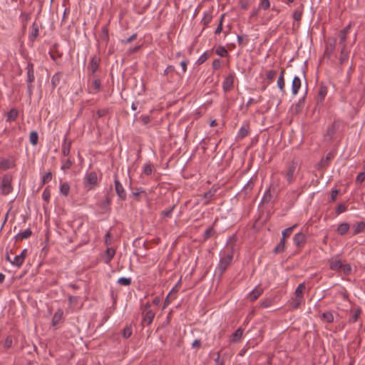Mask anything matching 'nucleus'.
<instances>
[{"label": "nucleus", "mask_w": 365, "mask_h": 365, "mask_svg": "<svg viewBox=\"0 0 365 365\" xmlns=\"http://www.w3.org/2000/svg\"><path fill=\"white\" fill-rule=\"evenodd\" d=\"M234 255L233 246L227 247L220 252V259L217 267L220 275H222L231 264Z\"/></svg>", "instance_id": "1"}, {"label": "nucleus", "mask_w": 365, "mask_h": 365, "mask_svg": "<svg viewBox=\"0 0 365 365\" xmlns=\"http://www.w3.org/2000/svg\"><path fill=\"white\" fill-rule=\"evenodd\" d=\"M83 183L88 190L94 189L98 184L97 173L94 171L86 173L83 178Z\"/></svg>", "instance_id": "2"}, {"label": "nucleus", "mask_w": 365, "mask_h": 365, "mask_svg": "<svg viewBox=\"0 0 365 365\" xmlns=\"http://www.w3.org/2000/svg\"><path fill=\"white\" fill-rule=\"evenodd\" d=\"M11 181L12 177L10 175L6 174L1 178L0 182L1 195H7L12 191Z\"/></svg>", "instance_id": "3"}, {"label": "nucleus", "mask_w": 365, "mask_h": 365, "mask_svg": "<svg viewBox=\"0 0 365 365\" xmlns=\"http://www.w3.org/2000/svg\"><path fill=\"white\" fill-rule=\"evenodd\" d=\"M351 26V24L350 23L339 31V45L340 46V49H351V47L348 46V43L346 42L347 35L350 31Z\"/></svg>", "instance_id": "4"}, {"label": "nucleus", "mask_w": 365, "mask_h": 365, "mask_svg": "<svg viewBox=\"0 0 365 365\" xmlns=\"http://www.w3.org/2000/svg\"><path fill=\"white\" fill-rule=\"evenodd\" d=\"M297 168V164L295 162H292L288 165L287 171L284 173V177L286 178L288 183H291L292 182Z\"/></svg>", "instance_id": "5"}, {"label": "nucleus", "mask_w": 365, "mask_h": 365, "mask_svg": "<svg viewBox=\"0 0 365 365\" xmlns=\"http://www.w3.org/2000/svg\"><path fill=\"white\" fill-rule=\"evenodd\" d=\"M235 73H230L222 82V89L225 92L231 91L233 88Z\"/></svg>", "instance_id": "6"}, {"label": "nucleus", "mask_w": 365, "mask_h": 365, "mask_svg": "<svg viewBox=\"0 0 365 365\" xmlns=\"http://www.w3.org/2000/svg\"><path fill=\"white\" fill-rule=\"evenodd\" d=\"M114 183H115V192H116L117 195H118V197L123 200H125L126 199V192L124 190L122 184L120 182V181L117 178L115 179Z\"/></svg>", "instance_id": "7"}, {"label": "nucleus", "mask_w": 365, "mask_h": 365, "mask_svg": "<svg viewBox=\"0 0 365 365\" xmlns=\"http://www.w3.org/2000/svg\"><path fill=\"white\" fill-rule=\"evenodd\" d=\"M63 312L61 309H58L54 314V315H53V317L52 318V322H51V326L54 329L58 328L60 322H61V321L62 319V317H63Z\"/></svg>", "instance_id": "8"}, {"label": "nucleus", "mask_w": 365, "mask_h": 365, "mask_svg": "<svg viewBox=\"0 0 365 365\" xmlns=\"http://www.w3.org/2000/svg\"><path fill=\"white\" fill-rule=\"evenodd\" d=\"M100 63V58L98 56H93L91 58L90 65L88 66L89 70L91 71V73L93 74L97 71Z\"/></svg>", "instance_id": "9"}, {"label": "nucleus", "mask_w": 365, "mask_h": 365, "mask_svg": "<svg viewBox=\"0 0 365 365\" xmlns=\"http://www.w3.org/2000/svg\"><path fill=\"white\" fill-rule=\"evenodd\" d=\"M293 240L297 247H301L306 242V236L302 232H298L294 236Z\"/></svg>", "instance_id": "10"}, {"label": "nucleus", "mask_w": 365, "mask_h": 365, "mask_svg": "<svg viewBox=\"0 0 365 365\" xmlns=\"http://www.w3.org/2000/svg\"><path fill=\"white\" fill-rule=\"evenodd\" d=\"M302 82L301 79L298 76H295L293 78L292 83V93L293 96H296L299 88H301Z\"/></svg>", "instance_id": "11"}, {"label": "nucleus", "mask_w": 365, "mask_h": 365, "mask_svg": "<svg viewBox=\"0 0 365 365\" xmlns=\"http://www.w3.org/2000/svg\"><path fill=\"white\" fill-rule=\"evenodd\" d=\"M343 262L338 257L332 258L329 262L330 269L334 271H339L342 267Z\"/></svg>", "instance_id": "12"}, {"label": "nucleus", "mask_w": 365, "mask_h": 365, "mask_svg": "<svg viewBox=\"0 0 365 365\" xmlns=\"http://www.w3.org/2000/svg\"><path fill=\"white\" fill-rule=\"evenodd\" d=\"M244 330L242 328H238L230 336V341L233 343H237L241 341L242 338Z\"/></svg>", "instance_id": "13"}, {"label": "nucleus", "mask_w": 365, "mask_h": 365, "mask_svg": "<svg viewBox=\"0 0 365 365\" xmlns=\"http://www.w3.org/2000/svg\"><path fill=\"white\" fill-rule=\"evenodd\" d=\"M155 317V312L151 309H146L145 313L143 317V323L150 324Z\"/></svg>", "instance_id": "14"}, {"label": "nucleus", "mask_w": 365, "mask_h": 365, "mask_svg": "<svg viewBox=\"0 0 365 365\" xmlns=\"http://www.w3.org/2000/svg\"><path fill=\"white\" fill-rule=\"evenodd\" d=\"M284 70L280 72V74L277 79V87L282 94L285 93V81L284 78Z\"/></svg>", "instance_id": "15"}, {"label": "nucleus", "mask_w": 365, "mask_h": 365, "mask_svg": "<svg viewBox=\"0 0 365 365\" xmlns=\"http://www.w3.org/2000/svg\"><path fill=\"white\" fill-rule=\"evenodd\" d=\"M328 93V88L326 86L322 84L319 86V91H318V102L323 103L324 98Z\"/></svg>", "instance_id": "16"}, {"label": "nucleus", "mask_w": 365, "mask_h": 365, "mask_svg": "<svg viewBox=\"0 0 365 365\" xmlns=\"http://www.w3.org/2000/svg\"><path fill=\"white\" fill-rule=\"evenodd\" d=\"M263 292V289L257 286L249 293V297L250 301H255Z\"/></svg>", "instance_id": "17"}, {"label": "nucleus", "mask_w": 365, "mask_h": 365, "mask_svg": "<svg viewBox=\"0 0 365 365\" xmlns=\"http://www.w3.org/2000/svg\"><path fill=\"white\" fill-rule=\"evenodd\" d=\"M350 229V225L348 222H342L339 224L337 227V233L339 235H346Z\"/></svg>", "instance_id": "18"}, {"label": "nucleus", "mask_w": 365, "mask_h": 365, "mask_svg": "<svg viewBox=\"0 0 365 365\" xmlns=\"http://www.w3.org/2000/svg\"><path fill=\"white\" fill-rule=\"evenodd\" d=\"M14 166V163L13 160L10 159H2L0 161V169L3 170H6L9 168H11Z\"/></svg>", "instance_id": "19"}, {"label": "nucleus", "mask_w": 365, "mask_h": 365, "mask_svg": "<svg viewBox=\"0 0 365 365\" xmlns=\"http://www.w3.org/2000/svg\"><path fill=\"white\" fill-rule=\"evenodd\" d=\"M335 41L331 43L327 44L324 49V55L325 57L330 58L335 51Z\"/></svg>", "instance_id": "20"}, {"label": "nucleus", "mask_w": 365, "mask_h": 365, "mask_svg": "<svg viewBox=\"0 0 365 365\" xmlns=\"http://www.w3.org/2000/svg\"><path fill=\"white\" fill-rule=\"evenodd\" d=\"M101 86V83L99 79H95L92 84L89 86V93H98Z\"/></svg>", "instance_id": "21"}, {"label": "nucleus", "mask_w": 365, "mask_h": 365, "mask_svg": "<svg viewBox=\"0 0 365 365\" xmlns=\"http://www.w3.org/2000/svg\"><path fill=\"white\" fill-rule=\"evenodd\" d=\"M365 231V222L361 221L354 225L353 235H356Z\"/></svg>", "instance_id": "22"}, {"label": "nucleus", "mask_w": 365, "mask_h": 365, "mask_svg": "<svg viewBox=\"0 0 365 365\" xmlns=\"http://www.w3.org/2000/svg\"><path fill=\"white\" fill-rule=\"evenodd\" d=\"M31 230L30 229H26L23 232L18 233L15 236V238L16 241L23 240L24 239H28L31 235Z\"/></svg>", "instance_id": "23"}, {"label": "nucleus", "mask_w": 365, "mask_h": 365, "mask_svg": "<svg viewBox=\"0 0 365 365\" xmlns=\"http://www.w3.org/2000/svg\"><path fill=\"white\" fill-rule=\"evenodd\" d=\"M115 254V250L112 247H108L105 252V262L109 264Z\"/></svg>", "instance_id": "24"}, {"label": "nucleus", "mask_w": 365, "mask_h": 365, "mask_svg": "<svg viewBox=\"0 0 365 365\" xmlns=\"http://www.w3.org/2000/svg\"><path fill=\"white\" fill-rule=\"evenodd\" d=\"M350 49H340L339 62L344 64L349 59Z\"/></svg>", "instance_id": "25"}, {"label": "nucleus", "mask_w": 365, "mask_h": 365, "mask_svg": "<svg viewBox=\"0 0 365 365\" xmlns=\"http://www.w3.org/2000/svg\"><path fill=\"white\" fill-rule=\"evenodd\" d=\"M212 19V15L210 11H205L203 13V17L201 20V23L204 26H207Z\"/></svg>", "instance_id": "26"}, {"label": "nucleus", "mask_w": 365, "mask_h": 365, "mask_svg": "<svg viewBox=\"0 0 365 365\" xmlns=\"http://www.w3.org/2000/svg\"><path fill=\"white\" fill-rule=\"evenodd\" d=\"M19 115V112L16 108L11 109L6 114V121H14Z\"/></svg>", "instance_id": "27"}, {"label": "nucleus", "mask_w": 365, "mask_h": 365, "mask_svg": "<svg viewBox=\"0 0 365 365\" xmlns=\"http://www.w3.org/2000/svg\"><path fill=\"white\" fill-rule=\"evenodd\" d=\"M277 74V71L276 70H268L266 71V81L267 84H270L274 79L275 76Z\"/></svg>", "instance_id": "28"}, {"label": "nucleus", "mask_w": 365, "mask_h": 365, "mask_svg": "<svg viewBox=\"0 0 365 365\" xmlns=\"http://www.w3.org/2000/svg\"><path fill=\"white\" fill-rule=\"evenodd\" d=\"M322 319L327 323L334 322V317L331 312H325L322 314Z\"/></svg>", "instance_id": "29"}, {"label": "nucleus", "mask_w": 365, "mask_h": 365, "mask_svg": "<svg viewBox=\"0 0 365 365\" xmlns=\"http://www.w3.org/2000/svg\"><path fill=\"white\" fill-rule=\"evenodd\" d=\"M303 14V6L300 5L293 13V19L295 21H299Z\"/></svg>", "instance_id": "30"}, {"label": "nucleus", "mask_w": 365, "mask_h": 365, "mask_svg": "<svg viewBox=\"0 0 365 365\" xmlns=\"http://www.w3.org/2000/svg\"><path fill=\"white\" fill-rule=\"evenodd\" d=\"M216 192V190H210L208 192H205L203 195V198L205 199V205H207L210 200H212V197L215 195Z\"/></svg>", "instance_id": "31"}, {"label": "nucleus", "mask_w": 365, "mask_h": 365, "mask_svg": "<svg viewBox=\"0 0 365 365\" xmlns=\"http://www.w3.org/2000/svg\"><path fill=\"white\" fill-rule=\"evenodd\" d=\"M38 35V26L36 23H34L31 29V31L29 36L31 41H34Z\"/></svg>", "instance_id": "32"}, {"label": "nucleus", "mask_w": 365, "mask_h": 365, "mask_svg": "<svg viewBox=\"0 0 365 365\" xmlns=\"http://www.w3.org/2000/svg\"><path fill=\"white\" fill-rule=\"evenodd\" d=\"M24 262V257H21L16 255L11 261V264L17 267H19L22 265Z\"/></svg>", "instance_id": "33"}, {"label": "nucleus", "mask_w": 365, "mask_h": 365, "mask_svg": "<svg viewBox=\"0 0 365 365\" xmlns=\"http://www.w3.org/2000/svg\"><path fill=\"white\" fill-rule=\"evenodd\" d=\"M70 191V185L68 182H63L60 185V192L64 196H67Z\"/></svg>", "instance_id": "34"}, {"label": "nucleus", "mask_w": 365, "mask_h": 365, "mask_svg": "<svg viewBox=\"0 0 365 365\" xmlns=\"http://www.w3.org/2000/svg\"><path fill=\"white\" fill-rule=\"evenodd\" d=\"M285 250V239L282 238L279 244L276 246L274 250L275 253L283 252Z\"/></svg>", "instance_id": "35"}, {"label": "nucleus", "mask_w": 365, "mask_h": 365, "mask_svg": "<svg viewBox=\"0 0 365 365\" xmlns=\"http://www.w3.org/2000/svg\"><path fill=\"white\" fill-rule=\"evenodd\" d=\"M305 289V284L304 283L299 284L296 290H295V294L297 298H303V292Z\"/></svg>", "instance_id": "36"}, {"label": "nucleus", "mask_w": 365, "mask_h": 365, "mask_svg": "<svg viewBox=\"0 0 365 365\" xmlns=\"http://www.w3.org/2000/svg\"><path fill=\"white\" fill-rule=\"evenodd\" d=\"M215 53L221 57H225L228 55L227 50L222 46H219L217 47Z\"/></svg>", "instance_id": "37"}, {"label": "nucleus", "mask_w": 365, "mask_h": 365, "mask_svg": "<svg viewBox=\"0 0 365 365\" xmlns=\"http://www.w3.org/2000/svg\"><path fill=\"white\" fill-rule=\"evenodd\" d=\"M29 140H30V143L33 145H36L37 144L38 140V135L37 132H36V131L31 132L30 136H29Z\"/></svg>", "instance_id": "38"}, {"label": "nucleus", "mask_w": 365, "mask_h": 365, "mask_svg": "<svg viewBox=\"0 0 365 365\" xmlns=\"http://www.w3.org/2000/svg\"><path fill=\"white\" fill-rule=\"evenodd\" d=\"M297 227V225H294L292 227H287L282 231V238L285 239L287 237H289L292 233L294 229Z\"/></svg>", "instance_id": "39"}, {"label": "nucleus", "mask_w": 365, "mask_h": 365, "mask_svg": "<svg viewBox=\"0 0 365 365\" xmlns=\"http://www.w3.org/2000/svg\"><path fill=\"white\" fill-rule=\"evenodd\" d=\"M270 7L269 0H259L258 9L267 10Z\"/></svg>", "instance_id": "40"}, {"label": "nucleus", "mask_w": 365, "mask_h": 365, "mask_svg": "<svg viewBox=\"0 0 365 365\" xmlns=\"http://www.w3.org/2000/svg\"><path fill=\"white\" fill-rule=\"evenodd\" d=\"M143 173L147 176L150 175L152 174L153 167L150 163H145L143 165Z\"/></svg>", "instance_id": "41"}, {"label": "nucleus", "mask_w": 365, "mask_h": 365, "mask_svg": "<svg viewBox=\"0 0 365 365\" xmlns=\"http://www.w3.org/2000/svg\"><path fill=\"white\" fill-rule=\"evenodd\" d=\"M347 210V206L345 204L341 203L339 204L335 210V212L336 215H339Z\"/></svg>", "instance_id": "42"}, {"label": "nucleus", "mask_w": 365, "mask_h": 365, "mask_svg": "<svg viewBox=\"0 0 365 365\" xmlns=\"http://www.w3.org/2000/svg\"><path fill=\"white\" fill-rule=\"evenodd\" d=\"M249 133L248 128L245 127H241L237 133V138H243L246 137Z\"/></svg>", "instance_id": "43"}, {"label": "nucleus", "mask_w": 365, "mask_h": 365, "mask_svg": "<svg viewBox=\"0 0 365 365\" xmlns=\"http://www.w3.org/2000/svg\"><path fill=\"white\" fill-rule=\"evenodd\" d=\"M118 284L122 286H129L131 284V279L127 277H120L118 279Z\"/></svg>", "instance_id": "44"}, {"label": "nucleus", "mask_w": 365, "mask_h": 365, "mask_svg": "<svg viewBox=\"0 0 365 365\" xmlns=\"http://www.w3.org/2000/svg\"><path fill=\"white\" fill-rule=\"evenodd\" d=\"M132 332L131 326H126L123 330V336L125 339H128L132 335Z\"/></svg>", "instance_id": "45"}, {"label": "nucleus", "mask_w": 365, "mask_h": 365, "mask_svg": "<svg viewBox=\"0 0 365 365\" xmlns=\"http://www.w3.org/2000/svg\"><path fill=\"white\" fill-rule=\"evenodd\" d=\"M272 305V299H265L261 301L260 307L262 308H268Z\"/></svg>", "instance_id": "46"}, {"label": "nucleus", "mask_w": 365, "mask_h": 365, "mask_svg": "<svg viewBox=\"0 0 365 365\" xmlns=\"http://www.w3.org/2000/svg\"><path fill=\"white\" fill-rule=\"evenodd\" d=\"M340 270H341L344 274H349L351 272V267L349 264H343Z\"/></svg>", "instance_id": "47"}, {"label": "nucleus", "mask_w": 365, "mask_h": 365, "mask_svg": "<svg viewBox=\"0 0 365 365\" xmlns=\"http://www.w3.org/2000/svg\"><path fill=\"white\" fill-rule=\"evenodd\" d=\"M208 56L206 52H204L197 60V63L202 64L207 61Z\"/></svg>", "instance_id": "48"}, {"label": "nucleus", "mask_w": 365, "mask_h": 365, "mask_svg": "<svg viewBox=\"0 0 365 365\" xmlns=\"http://www.w3.org/2000/svg\"><path fill=\"white\" fill-rule=\"evenodd\" d=\"M71 161L69 159H67L61 165V169L63 170H68L71 168Z\"/></svg>", "instance_id": "49"}, {"label": "nucleus", "mask_w": 365, "mask_h": 365, "mask_svg": "<svg viewBox=\"0 0 365 365\" xmlns=\"http://www.w3.org/2000/svg\"><path fill=\"white\" fill-rule=\"evenodd\" d=\"M212 68L214 70H218L221 68V61L219 58L215 59L212 62Z\"/></svg>", "instance_id": "50"}, {"label": "nucleus", "mask_w": 365, "mask_h": 365, "mask_svg": "<svg viewBox=\"0 0 365 365\" xmlns=\"http://www.w3.org/2000/svg\"><path fill=\"white\" fill-rule=\"evenodd\" d=\"M214 233V230L212 227H210L207 229L204 232V239L207 240L211 237V235Z\"/></svg>", "instance_id": "51"}, {"label": "nucleus", "mask_w": 365, "mask_h": 365, "mask_svg": "<svg viewBox=\"0 0 365 365\" xmlns=\"http://www.w3.org/2000/svg\"><path fill=\"white\" fill-rule=\"evenodd\" d=\"M302 300V298H297V297H296V298L294 299H293V301L292 302V307L294 309L298 308L299 307V305L301 304Z\"/></svg>", "instance_id": "52"}, {"label": "nucleus", "mask_w": 365, "mask_h": 365, "mask_svg": "<svg viewBox=\"0 0 365 365\" xmlns=\"http://www.w3.org/2000/svg\"><path fill=\"white\" fill-rule=\"evenodd\" d=\"M140 120L144 125H147L151 121V118L148 115H143L140 116Z\"/></svg>", "instance_id": "53"}, {"label": "nucleus", "mask_w": 365, "mask_h": 365, "mask_svg": "<svg viewBox=\"0 0 365 365\" xmlns=\"http://www.w3.org/2000/svg\"><path fill=\"white\" fill-rule=\"evenodd\" d=\"M175 71L173 66H168L164 71L163 75L168 76L170 73H173Z\"/></svg>", "instance_id": "54"}, {"label": "nucleus", "mask_w": 365, "mask_h": 365, "mask_svg": "<svg viewBox=\"0 0 365 365\" xmlns=\"http://www.w3.org/2000/svg\"><path fill=\"white\" fill-rule=\"evenodd\" d=\"M364 180H365V173L364 172L359 173L356 178V181L357 182H362Z\"/></svg>", "instance_id": "55"}, {"label": "nucleus", "mask_w": 365, "mask_h": 365, "mask_svg": "<svg viewBox=\"0 0 365 365\" xmlns=\"http://www.w3.org/2000/svg\"><path fill=\"white\" fill-rule=\"evenodd\" d=\"M105 244L106 245H110L112 244L111 234L108 232L105 236Z\"/></svg>", "instance_id": "56"}, {"label": "nucleus", "mask_w": 365, "mask_h": 365, "mask_svg": "<svg viewBox=\"0 0 365 365\" xmlns=\"http://www.w3.org/2000/svg\"><path fill=\"white\" fill-rule=\"evenodd\" d=\"M83 224V220L78 219L73 221L72 227H77V228H74L75 230H79V227L82 226Z\"/></svg>", "instance_id": "57"}, {"label": "nucleus", "mask_w": 365, "mask_h": 365, "mask_svg": "<svg viewBox=\"0 0 365 365\" xmlns=\"http://www.w3.org/2000/svg\"><path fill=\"white\" fill-rule=\"evenodd\" d=\"M70 153V143L66 144V143L63 145V153L65 156H67Z\"/></svg>", "instance_id": "58"}, {"label": "nucleus", "mask_w": 365, "mask_h": 365, "mask_svg": "<svg viewBox=\"0 0 365 365\" xmlns=\"http://www.w3.org/2000/svg\"><path fill=\"white\" fill-rule=\"evenodd\" d=\"M108 109L103 108V109L98 110L96 112V115H98V118H101V117L106 115L108 113Z\"/></svg>", "instance_id": "59"}, {"label": "nucleus", "mask_w": 365, "mask_h": 365, "mask_svg": "<svg viewBox=\"0 0 365 365\" xmlns=\"http://www.w3.org/2000/svg\"><path fill=\"white\" fill-rule=\"evenodd\" d=\"M188 63L187 60L182 61L180 63V66L182 67V73L184 74L187 71V66Z\"/></svg>", "instance_id": "60"}, {"label": "nucleus", "mask_w": 365, "mask_h": 365, "mask_svg": "<svg viewBox=\"0 0 365 365\" xmlns=\"http://www.w3.org/2000/svg\"><path fill=\"white\" fill-rule=\"evenodd\" d=\"M338 193L339 190L337 189L332 190L331 192L330 200L334 201L337 197Z\"/></svg>", "instance_id": "61"}, {"label": "nucleus", "mask_w": 365, "mask_h": 365, "mask_svg": "<svg viewBox=\"0 0 365 365\" xmlns=\"http://www.w3.org/2000/svg\"><path fill=\"white\" fill-rule=\"evenodd\" d=\"M175 206H173L172 207H170V209L168 210H164L163 211V215L165 216V217H171V214H172V212L174 209Z\"/></svg>", "instance_id": "62"}, {"label": "nucleus", "mask_w": 365, "mask_h": 365, "mask_svg": "<svg viewBox=\"0 0 365 365\" xmlns=\"http://www.w3.org/2000/svg\"><path fill=\"white\" fill-rule=\"evenodd\" d=\"M12 345V339L11 337H7L4 342V346L8 349L10 348Z\"/></svg>", "instance_id": "63"}, {"label": "nucleus", "mask_w": 365, "mask_h": 365, "mask_svg": "<svg viewBox=\"0 0 365 365\" xmlns=\"http://www.w3.org/2000/svg\"><path fill=\"white\" fill-rule=\"evenodd\" d=\"M215 365H224V362L220 359V354H217V358L215 359Z\"/></svg>", "instance_id": "64"}]
</instances>
